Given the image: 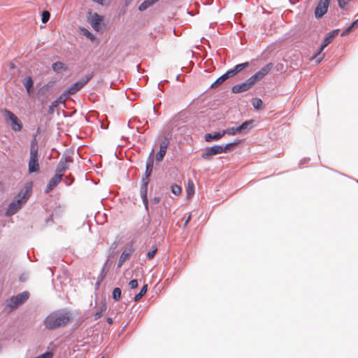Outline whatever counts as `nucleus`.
Returning a JSON list of instances; mask_svg holds the SVG:
<instances>
[{
    "label": "nucleus",
    "instance_id": "nucleus-17",
    "mask_svg": "<svg viewBox=\"0 0 358 358\" xmlns=\"http://www.w3.org/2000/svg\"><path fill=\"white\" fill-rule=\"evenodd\" d=\"M132 253V250H124L120 257V259H119V262H118V264H117V266L118 267H120L123 263L127 259H129V257L131 256Z\"/></svg>",
    "mask_w": 358,
    "mask_h": 358
},
{
    "label": "nucleus",
    "instance_id": "nucleus-9",
    "mask_svg": "<svg viewBox=\"0 0 358 358\" xmlns=\"http://www.w3.org/2000/svg\"><path fill=\"white\" fill-rule=\"evenodd\" d=\"M255 84V83L250 77L248 80H246L245 82L233 86L231 88V91L233 93L244 92L252 88Z\"/></svg>",
    "mask_w": 358,
    "mask_h": 358
},
{
    "label": "nucleus",
    "instance_id": "nucleus-32",
    "mask_svg": "<svg viewBox=\"0 0 358 358\" xmlns=\"http://www.w3.org/2000/svg\"><path fill=\"white\" fill-rule=\"evenodd\" d=\"M171 189L172 193L177 196L180 195L182 192L181 187L176 184L172 185Z\"/></svg>",
    "mask_w": 358,
    "mask_h": 358
},
{
    "label": "nucleus",
    "instance_id": "nucleus-30",
    "mask_svg": "<svg viewBox=\"0 0 358 358\" xmlns=\"http://www.w3.org/2000/svg\"><path fill=\"white\" fill-rule=\"evenodd\" d=\"M157 247L156 245H153L152 247V249L147 252V257L148 259H152L155 256L157 252Z\"/></svg>",
    "mask_w": 358,
    "mask_h": 358
},
{
    "label": "nucleus",
    "instance_id": "nucleus-23",
    "mask_svg": "<svg viewBox=\"0 0 358 358\" xmlns=\"http://www.w3.org/2000/svg\"><path fill=\"white\" fill-rule=\"evenodd\" d=\"M186 192L187 199L192 198L194 194V185L193 181L191 180H189L187 182V187Z\"/></svg>",
    "mask_w": 358,
    "mask_h": 358
},
{
    "label": "nucleus",
    "instance_id": "nucleus-1",
    "mask_svg": "<svg viewBox=\"0 0 358 358\" xmlns=\"http://www.w3.org/2000/svg\"><path fill=\"white\" fill-rule=\"evenodd\" d=\"M71 320V315L66 312L55 311L51 313L44 320L46 329L53 330L65 327Z\"/></svg>",
    "mask_w": 358,
    "mask_h": 358
},
{
    "label": "nucleus",
    "instance_id": "nucleus-21",
    "mask_svg": "<svg viewBox=\"0 0 358 358\" xmlns=\"http://www.w3.org/2000/svg\"><path fill=\"white\" fill-rule=\"evenodd\" d=\"M152 166H153V159H150L146 163V169H145V178H143V180L149 181L148 178L150 177V176L152 173Z\"/></svg>",
    "mask_w": 358,
    "mask_h": 358
},
{
    "label": "nucleus",
    "instance_id": "nucleus-7",
    "mask_svg": "<svg viewBox=\"0 0 358 358\" xmlns=\"http://www.w3.org/2000/svg\"><path fill=\"white\" fill-rule=\"evenodd\" d=\"M338 34V30H334L330 31L327 36L324 38V41L322 44L321 45V47L320 48L319 52L317 54L315 55V57L317 58V62L320 63L324 58V55H321V52L322 50L329 44L332 42L333 38L337 36Z\"/></svg>",
    "mask_w": 358,
    "mask_h": 358
},
{
    "label": "nucleus",
    "instance_id": "nucleus-40",
    "mask_svg": "<svg viewBox=\"0 0 358 358\" xmlns=\"http://www.w3.org/2000/svg\"><path fill=\"white\" fill-rule=\"evenodd\" d=\"M73 179L70 178H66L65 179V182L67 185H71L73 182Z\"/></svg>",
    "mask_w": 358,
    "mask_h": 358
},
{
    "label": "nucleus",
    "instance_id": "nucleus-16",
    "mask_svg": "<svg viewBox=\"0 0 358 358\" xmlns=\"http://www.w3.org/2000/svg\"><path fill=\"white\" fill-rule=\"evenodd\" d=\"M148 181L143 180V184L141 186L140 193L141 198L143 201V203L147 204V187H148Z\"/></svg>",
    "mask_w": 358,
    "mask_h": 358
},
{
    "label": "nucleus",
    "instance_id": "nucleus-26",
    "mask_svg": "<svg viewBox=\"0 0 358 358\" xmlns=\"http://www.w3.org/2000/svg\"><path fill=\"white\" fill-rule=\"evenodd\" d=\"M227 80L225 76L223 74L220 77H219L214 83L211 85V88H215L220 85H221L224 81Z\"/></svg>",
    "mask_w": 358,
    "mask_h": 358
},
{
    "label": "nucleus",
    "instance_id": "nucleus-22",
    "mask_svg": "<svg viewBox=\"0 0 358 358\" xmlns=\"http://www.w3.org/2000/svg\"><path fill=\"white\" fill-rule=\"evenodd\" d=\"M107 306L106 303H101L100 306L98 308L96 312L94 314V320H96L100 318L103 314L106 312Z\"/></svg>",
    "mask_w": 358,
    "mask_h": 358
},
{
    "label": "nucleus",
    "instance_id": "nucleus-14",
    "mask_svg": "<svg viewBox=\"0 0 358 358\" xmlns=\"http://www.w3.org/2000/svg\"><path fill=\"white\" fill-rule=\"evenodd\" d=\"M62 176L56 173L54 176L50 180L46 188L45 193L50 192L52 189H53L62 180Z\"/></svg>",
    "mask_w": 358,
    "mask_h": 358
},
{
    "label": "nucleus",
    "instance_id": "nucleus-25",
    "mask_svg": "<svg viewBox=\"0 0 358 358\" xmlns=\"http://www.w3.org/2000/svg\"><path fill=\"white\" fill-rule=\"evenodd\" d=\"M223 133H224V135L227 134L229 135H234L237 133H241L240 130H239V127H231V128H228L225 130H223Z\"/></svg>",
    "mask_w": 358,
    "mask_h": 358
},
{
    "label": "nucleus",
    "instance_id": "nucleus-18",
    "mask_svg": "<svg viewBox=\"0 0 358 358\" xmlns=\"http://www.w3.org/2000/svg\"><path fill=\"white\" fill-rule=\"evenodd\" d=\"M52 69L55 72H60L62 71H67L68 67L62 62H56L52 64Z\"/></svg>",
    "mask_w": 358,
    "mask_h": 358
},
{
    "label": "nucleus",
    "instance_id": "nucleus-5",
    "mask_svg": "<svg viewBox=\"0 0 358 358\" xmlns=\"http://www.w3.org/2000/svg\"><path fill=\"white\" fill-rule=\"evenodd\" d=\"M2 114L5 121L10 123V128L15 131H20L22 129V123L18 117L10 110L8 109H1Z\"/></svg>",
    "mask_w": 358,
    "mask_h": 358
},
{
    "label": "nucleus",
    "instance_id": "nucleus-6",
    "mask_svg": "<svg viewBox=\"0 0 358 358\" xmlns=\"http://www.w3.org/2000/svg\"><path fill=\"white\" fill-rule=\"evenodd\" d=\"M29 297L28 292H23L16 296H12L8 301V306L12 309H16L23 303H24Z\"/></svg>",
    "mask_w": 358,
    "mask_h": 358
},
{
    "label": "nucleus",
    "instance_id": "nucleus-36",
    "mask_svg": "<svg viewBox=\"0 0 358 358\" xmlns=\"http://www.w3.org/2000/svg\"><path fill=\"white\" fill-rule=\"evenodd\" d=\"M236 74H237V73H235V70H234V69H233L229 70L224 75L225 76L226 78L228 79L229 78L232 77V76H235Z\"/></svg>",
    "mask_w": 358,
    "mask_h": 358
},
{
    "label": "nucleus",
    "instance_id": "nucleus-43",
    "mask_svg": "<svg viewBox=\"0 0 358 358\" xmlns=\"http://www.w3.org/2000/svg\"><path fill=\"white\" fill-rule=\"evenodd\" d=\"M101 358H103V357H101Z\"/></svg>",
    "mask_w": 358,
    "mask_h": 358
},
{
    "label": "nucleus",
    "instance_id": "nucleus-12",
    "mask_svg": "<svg viewBox=\"0 0 358 358\" xmlns=\"http://www.w3.org/2000/svg\"><path fill=\"white\" fill-rule=\"evenodd\" d=\"M90 17H89V21L92 27L95 31H99L101 28L103 17L98 15L96 13H90Z\"/></svg>",
    "mask_w": 358,
    "mask_h": 358
},
{
    "label": "nucleus",
    "instance_id": "nucleus-28",
    "mask_svg": "<svg viewBox=\"0 0 358 358\" xmlns=\"http://www.w3.org/2000/svg\"><path fill=\"white\" fill-rule=\"evenodd\" d=\"M69 96H71V94H69L67 90H66L59 96L56 103H64L69 99Z\"/></svg>",
    "mask_w": 358,
    "mask_h": 358
},
{
    "label": "nucleus",
    "instance_id": "nucleus-11",
    "mask_svg": "<svg viewBox=\"0 0 358 358\" xmlns=\"http://www.w3.org/2000/svg\"><path fill=\"white\" fill-rule=\"evenodd\" d=\"M330 1L331 0H320L315 10V15L316 17H321L327 12Z\"/></svg>",
    "mask_w": 358,
    "mask_h": 358
},
{
    "label": "nucleus",
    "instance_id": "nucleus-38",
    "mask_svg": "<svg viewBox=\"0 0 358 358\" xmlns=\"http://www.w3.org/2000/svg\"><path fill=\"white\" fill-rule=\"evenodd\" d=\"M338 6L341 8H343L347 5V2L345 0H338Z\"/></svg>",
    "mask_w": 358,
    "mask_h": 358
},
{
    "label": "nucleus",
    "instance_id": "nucleus-39",
    "mask_svg": "<svg viewBox=\"0 0 358 358\" xmlns=\"http://www.w3.org/2000/svg\"><path fill=\"white\" fill-rule=\"evenodd\" d=\"M85 34L87 38H90L91 40H93L94 38L93 34L88 31Z\"/></svg>",
    "mask_w": 358,
    "mask_h": 358
},
{
    "label": "nucleus",
    "instance_id": "nucleus-37",
    "mask_svg": "<svg viewBox=\"0 0 358 358\" xmlns=\"http://www.w3.org/2000/svg\"><path fill=\"white\" fill-rule=\"evenodd\" d=\"M129 287L131 289H134L138 287V281L136 280H132L129 282Z\"/></svg>",
    "mask_w": 358,
    "mask_h": 358
},
{
    "label": "nucleus",
    "instance_id": "nucleus-41",
    "mask_svg": "<svg viewBox=\"0 0 358 358\" xmlns=\"http://www.w3.org/2000/svg\"><path fill=\"white\" fill-rule=\"evenodd\" d=\"M191 217H192V216H191V214H189V215H188V217H187V219H186V220H185V223H184V227H187V225L188 224L189 222V221H190V220H191Z\"/></svg>",
    "mask_w": 358,
    "mask_h": 358
},
{
    "label": "nucleus",
    "instance_id": "nucleus-34",
    "mask_svg": "<svg viewBox=\"0 0 358 358\" xmlns=\"http://www.w3.org/2000/svg\"><path fill=\"white\" fill-rule=\"evenodd\" d=\"M358 27V19L354 21L350 27H348L342 34V35H345L349 32H350L354 28Z\"/></svg>",
    "mask_w": 358,
    "mask_h": 358
},
{
    "label": "nucleus",
    "instance_id": "nucleus-3",
    "mask_svg": "<svg viewBox=\"0 0 358 358\" xmlns=\"http://www.w3.org/2000/svg\"><path fill=\"white\" fill-rule=\"evenodd\" d=\"M38 143L36 138H34L31 142L30 146V157L28 162L29 173H38L40 169L38 157Z\"/></svg>",
    "mask_w": 358,
    "mask_h": 358
},
{
    "label": "nucleus",
    "instance_id": "nucleus-2",
    "mask_svg": "<svg viewBox=\"0 0 358 358\" xmlns=\"http://www.w3.org/2000/svg\"><path fill=\"white\" fill-rule=\"evenodd\" d=\"M30 193L29 189L20 192L15 199L9 204L6 215L11 216L15 214L27 202Z\"/></svg>",
    "mask_w": 358,
    "mask_h": 358
},
{
    "label": "nucleus",
    "instance_id": "nucleus-13",
    "mask_svg": "<svg viewBox=\"0 0 358 358\" xmlns=\"http://www.w3.org/2000/svg\"><path fill=\"white\" fill-rule=\"evenodd\" d=\"M71 160L68 157H62L56 169V173L63 176L64 173L69 169Z\"/></svg>",
    "mask_w": 358,
    "mask_h": 358
},
{
    "label": "nucleus",
    "instance_id": "nucleus-42",
    "mask_svg": "<svg viewBox=\"0 0 358 358\" xmlns=\"http://www.w3.org/2000/svg\"><path fill=\"white\" fill-rule=\"evenodd\" d=\"M107 322H108V324H113V319H112V318H110V317H108V318H107Z\"/></svg>",
    "mask_w": 358,
    "mask_h": 358
},
{
    "label": "nucleus",
    "instance_id": "nucleus-24",
    "mask_svg": "<svg viewBox=\"0 0 358 358\" xmlns=\"http://www.w3.org/2000/svg\"><path fill=\"white\" fill-rule=\"evenodd\" d=\"M148 290V285H145L141 288V291L135 296L134 301H138L140 300L143 296H144Z\"/></svg>",
    "mask_w": 358,
    "mask_h": 358
},
{
    "label": "nucleus",
    "instance_id": "nucleus-33",
    "mask_svg": "<svg viewBox=\"0 0 358 358\" xmlns=\"http://www.w3.org/2000/svg\"><path fill=\"white\" fill-rule=\"evenodd\" d=\"M50 17V13L48 10H44L41 15V21L43 23H47Z\"/></svg>",
    "mask_w": 358,
    "mask_h": 358
},
{
    "label": "nucleus",
    "instance_id": "nucleus-10",
    "mask_svg": "<svg viewBox=\"0 0 358 358\" xmlns=\"http://www.w3.org/2000/svg\"><path fill=\"white\" fill-rule=\"evenodd\" d=\"M273 64L272 63H268L264 66H263L259 71L255 73L251 78L256 83L257 82L262 80L273 69Z\"/></svg>",
    "mask_w": 358,
    "mask_h": 358
},
{
    "label": "nucleus",
    "instance_id": "nucleus-20",
    "mask_svg": "<svg viewBox=\"0 0 358 358\" xmlns=\"http://www.w3.org/2000/svg\"><path fill=\"white\" fill-rule=\"evenodd\" d=\"M33 80L32 78L29 76L26 78L23 81V85L24 87L26 88V90L28 94H31L33 91Z\"/></svg>",
    "mask_w": 358,
    "mask_h": 358
},
{
    "label": "nucleus",
    "instance_id": "nucleus-15",
    "mask_svg": "<svg viewBox=\"0 0 358 358\" xmlns=\"http://www.w3.org/2000/svg\"><path fill=\"white\" fill-rule=\"evenodd\" d=\"M167 150V143H163L160 144L159 150L156 155V160L161 162L163 160L164 155H166Z\"/></svg>",
    "mask_w": 358,
    "mask_h": 358
},
{
    "label": "nucleus",
    "instance_id": "nucleus-4",
    "mask_svg": "<svg viewBox=\"0 0 358 358\" xmlns=\"http://www.w3.org/2000/svg\"><path fill=\"white\" fill-rule=\"evenodd\" d=\"M237 144L238 143H229L224 146L220 145H215L212 147L206 148L204 152L201 154V157L203 159L210 160L213 156L221 153H225Z\"/></svg>",
    "mask_w": 358,
    "mask_h": 358
},
{
    "label": "nucleus",
    "instance_id": "nucleus-29",
    "mask_svg": "<svg viewBox=\"0 0 358 358\" xmlns=\"http://www.w3.org/2000/svg\"><path fill=\"white\" fill-rule=\"evenodd\" d=\"M253 123V120H247L244 122L241 125H240L239 130L241 132H243L244 130L247 129L250 127Z\"/></svg>",
    "mask_w": 358,
    "mask_h": 358
},
{
    "label": "nucleus",
    "instance_id": "nucleus-31",
    "mask_svg": "<svg viewBox=\"0 0 358 358\" xmlns=\"http://www.w3.org/2000/svg\"><path fill=\"white\" fill-rule=\"evenodd\" d=\"M248 66H249L248 62H245V63L237 64L234 68L235 70V73H239L240 71L243 70L245 68L248 67Z\"/></svg>",
    "mask_w": 358,
    "mask_h": 358
},
{
    "label": "nucleus",
    "instance_id": "nucleus-8",
    "mask_svg": "<svg viewBox=\"0 0 358 358\" xmlns=\"http://www.w3.org/2000/svg\"><path fill=\"white\" fill-rule=\"evenodd\" d=\"M93 77V74L90 73L87 75L83 79L77 81L73 85H72L68 90L67 92L69 94L73 95L81 90Z\"/></svg>",
    "mask_w": 358,
    "mask_h": 358
},
{
    "label": "nucleus",
    "instance_id": "nucleus-27",
    "mask_svg": "<svg viewBox=\"0 0 358 358\" xmlns=\"http://www.w3.org/2000/svg\"><path fill=\"white\" fill-rule=\"evenodd\" d=\"M121 294H122V292L119 287L115 288L113 291V299L115 301H120V299L121 298Z\"/></svg>",
    "mask_w": 358,
    "mask_h": 358
},
{
    "label": "nucleus",
    "instance_id": "nucleus-35",
    "mask_svg": "<svg viewBox=\"0 0 358 358\" xmlns=\"http://www.w3.org/2000/svg\"><path fill=\"white\" fill-rule=\"evenodd\" d=\"M252 105L255 109H259L262 105V101L259 98L253 99Z\"/></svg>",
    "mask_w": 358,
    "mask_h": 358
},
{
    "label": "nucleus",
    "instance_id": "nucleus-19",
    "mask_svg": "<svg viewBox=\"0 0 358 358\" xmlns=\"http://www.w3.org/2000/svg\"><path fill=\"white\" fill-rule=\"evenodd\" d=\"M222 136H224V133L223 131L222 133H220V132H216L213 134H206L204 136V138H205V141L206 142H210L213 140H219L220 138H221Z\"/></svg>",
    "mask_w": 358,
    "mask_h": 358
}]
</instances>
